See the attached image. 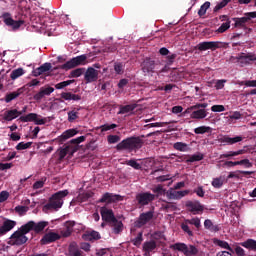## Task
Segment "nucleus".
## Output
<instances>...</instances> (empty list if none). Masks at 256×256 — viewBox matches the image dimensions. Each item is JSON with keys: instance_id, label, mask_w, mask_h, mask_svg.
Segmentation results:
<instances>
[{"instance_id": "obj_1", "label": "nucleus", "mask_w": 256, "mask_h": 256, "mask_svg": "<svg viewBox=\"0 0 256 256\" xmlns=\"http://www.w3.org/2000/svg\"><path fill=\"white\" fill-rule=\"evenodd\" d=\"M67 195H69V190H60L52 194L48 203L44 205L43 211H59L63 207Z\"/></svg>"}, {"instance_id": "obj_2", "label": "nucleus", "mask_w": 256, "mask_h": 256, "mask_svg": "<svg viewBox=\"0 0 256 256\" xmlns=\"http://www.w3.org/2000/svg\"><path fill=\"white\" fill-rule=\"evenodd\" d=\"M85 136H80L78 138H74L70 140L68 143L64 145V148H61L59 151V161H63L67 155L73 157V154L79 151V144L85 141Z\"/></svg>"}, {"instance_id": "obj_3", "label": "nucleus", "mask_w": 256, "mask_h": 256, "mask_svg": "<svg viewBox=\"0 0 256 256\" xmlns=\"http://www.w3.org/2000/svg\"><path fill=\"white\" fill-rule=\"evenodd\" d=\"M141 147H143V140L141 139V137L132 136L119 142L116 145V150L129 151V153H131V151H137V149H141Z\"/></svg>"}, {"instance_id": "obj_4", "label": "nucleus", "mask_w": 256, "mask_h": 256, "mask_svg": "<svg viewBox=\"0 0 256 256\" xmlns=\"http://www.w3.org/2000/svg\"><path fill=\"white\" fill-rule=\"evenodd\" d=\"M29 231L25 227V225H22L19 230L15 231L11 237L10 240L8 241V245H16V246H21L25 245L27 241H29V238L25 235H27Z\"/></svg>"}, {"instance_id": "obj_5", "label": "nucleus", "mask_w": 256, "mask_h": 256, "mask_svg": "<svg viewBox=\"0 0 256 256\" xmlns=\"http://www.w3.org/2000/svg\"><path fill=\"white\" fill-rule=\"evenodd\" d=\"M93 61H97V53L90 52L68 60L65 65H87V63H93Z\"/></svg>"}, {"instance_id": "obj_6", "label": "nucleus", "mask_w": 256, "mask_h": 256, "mask_svg": "<svg viewBox=\"0 0 256 256\" xmlns=\"http://www.w3.org/2000/svg\"><path fill=\"white\" fill-rule=\"evenodd\" d=\"M170 249L173 251H179L185 256H195L197 253H199V249H197V247L194 245L187 246V244L181 242L170 245Z\"/></svg>"}, {"instance_id": "obj_7", "label": "nucleus", "mask_w": 256, "mask_h": 256, "mask_svg": "<svg viewBox=\"0 0 256 256\" xmlns=\"http://www.w3.org/2000/svg\"><path fill=\"white\" fill-rule=\"evenodd\" d=\"M155 201V194H151V192H141L136 194V203L140 207H146L149 203H153Z\"/></svg>"}, {"instance_id": "obj_8", "label": "nucleus", "mask_w": 256, "mask_h": 256, "mask_svg": "<svg viewBox=\"0 0 256 256\" xmlns=\"http://www.w3.org/2000/svg\"><path fill=\"white\" fill-rule=\"evenodd\" d=\"M49 226V222L47 221H40V222H35V221H29L26 224H24V227L28 230V233L30 231H34L35 233H43L45 231V227Z\"/></svg>"}, {"instance_id": "obj_9", "label": "nucleus", "mask_w": 256, "mask_h": 256, "mask_svg": "<svg viewBox=\"0 0 256 256\" xmlns=\"http://www.w3.org/2000/svg\"><path fill=\"white\" fill-rule=\"evenodd\" d=\"M0 19H3L7 27H12L13 29H19V27H21V25L25 23V21L23 20H13V18L11 17V13L9 12H4L0 16Z\"/></svg>"}, {"instance_id": "obj_10", "label": "nucleus", "mask_w": 256, "mask_h": 256, "mask_svg": "<svg viewBox=\"0 0 256 256\" xmlns=\"http://www.w3.org/2000/svg\"><path fill=\"white\" fill-rule=\"evenodd\" d=\"M153 217H154L153 211L141 213L138 219L135 221V227H137L138 229H141V227H145L147 223L153 220Z\"/></svg>"}, {"instance_id": "obj_11", "label": "nucleus", "mask_w": 256, "mask_h": 256, "mask_svg": "<svg viewBox=\"0 0 256 256\" xmlns=\"http://www.w3.org/2000/svg\"><path fill=\"white\" fill-rule=\"evenodd\" d=\"M221 47H223V42L210 41V42H200L196 46V49H198V51H208V49H211V51H215V49H219Z\"/></svg>"}, {"instance_id": "obj_12", "label": "nucleus", "mask_w": 256, "mask_h": 256, "mask_svg": "<svg viewBox=\"0 0 256 256\" xmlns=\"http://www.w3.org/2000/svg\"><path fill=\"white\" fill-rule=\"evenodd\" d=\"M159 244L155 240H149L143 243L142 251L143 256H151L153 253H156Z\"/></svg>"}, {"instance_id": "obj_13", "label": "nucleus", "mask_w": 256, "mask_h": 256, "mask_svg": "<svg viewBox=\"0 0 256 256\" xmlns=\"http://www.w3.org/2000/svg\"><path fill=\"white\" fill-rule=\"evenodd\" d=\"M55 91V88L46 85L40 88V90L33 96L34 101H41L45 97H49L51 93Z\"/></svg>"}, {"instance_id": "obj_14", "label": "nucleus", "mask_w": 256, "mask_h": 256, "mask_svg": "<svg viewBox=\"0 0 256 256\" xmlns=\"http://www.w3.org/2000/svg\"><path fill=\"white\" fill-rule=\"evenodd\" d=\"M59 239H61V235H59V233L48 232L41 238L40 245H49L51 243H55V241H59Z\"/></svg>"}, {"instance_id": "obj_15", "label": "nucleus", "mask_w": 256, "mask_h": 256, "mask_svg": "<svg viewBox=\"0 0 256 256\" xmlns=\"http://www.w3.org/2000/svg\"><path fill=\"white\" fill-rule=\"evenodd\" d=\"M99 79V71L93 67H88L84 72V81L85 83H95Z\"/></svg>"}, {"instance_id": "obj_16", "label": "nucleus", "mask_w": 256, "mask_h": 256, "mask_svg": "<svg viewBox=\"0 0 256 256\" xmlns=\"http://www.w3.org/2000/svg\"><path fill=\"white\" fill-rule=\"evenodd\" d=\"M186 207L193 215H199V213H203L205 209L199 201H188L186 202Z\"/></svg>"}, {"instance_id": "obj_17", "label": "nucleus", "mask_w": 256, "mask_h": 256, "mask_svg": "<svg viewBox=\"0 0 256 256\" xmlns=\"http://www.w3.org/2000/svg\"><path fill=\"white\" fill-rule=\"evenodd\" d=\"M100 215L102 217V220L105 221L106 223H112L115 221V214L113 213L112 209H108L107 207H101L100 208Z\"/></svg>"}, {"instance_id": "obj_18", "label": "nucleus", "mask_w": 256, "mask_h": 256, "mask_svg": "<svg viewBox=\"0 0 256 256\" xmlns=\"http://www.w3.org/2000/svg\"><path fill=\"white\" fill-rule=\"evenodd\" d=\"M232 21L235 22L234 23L235 28L244 29V31H246V33H251L252 29L247 28V26H245L246 23H249V18H247V16H244L241 18H232Z\"/></svg>"}, {"instance_id": "obj_19", "label": "nucleus", "mask_w": 256, "mask_h": 256, "mask_svg": "<svg viewBox=\"0 0 256 256\" xmlns=\"http://www.w3.org/2000/svg\"><path fill=\"white\" fill-rule=\"evenodd\" d=\"M166 195L168 199H183V197L189 195V190L177 191V189L170 188Z\"/></svg>"}, {"instance_id": "obj_20", "label": "nucleus", "mask_w": 256, "mask_h": 256, "mask_svg": "<svg viewBox=\"0 0 256 256\" xmlns=\"http://www.w3.org/2000/svg\"><path fill=\"white\" fill-rule=\"evenodd\" d=\"M121 201V195L106 192L102 195L98 203H115Z\"/></svg>"}, {"instance_id": "obj_21", "label": "nucleus", "mask_w": 256, "mask_h": 256, "mask_svg": "<svg viewBox=\"0 0 256 256\" xmlns=\"http://www.w3.org/2000/svg\"><path fill=\"white\" fill-rule=\"evenodd\" d=\"M77 133H79V130H77L75 128L68 129V130L64 131L62 133V135H60L57 138V141H58V143L63 145V143H65V141H67V139H71V137H75V135H77Z\"/></svg>"}, {"instance_id": "obj_22", "label": "nucleus", "mask_w": 256, "mask_h": 256, "mask_svg": "<svg viewBox=\"0 0 256 256\" xmlns=\"http://www.w3.org/2000/svg\"><path fill=\"white\" fill-rule=\"evenodd\" d=\"M25 91H27V88H25V86H22L18 88L16 91L6 94L5 103H11V101H14V99H17V97H21V95H23Z\"/></svg>"}, {"instance_id": "obj_23", "label": "nucleus", "mask_w": 256, "mask_h": 256, "mask_svg": "<svg viewBox=\"0 0 256 256\" xmlns=\"http://www.w3.org/2000/svg\"><path fill=\"white\" fill-rule=\"evenodd\" d=\"M15 225H17V222L9 219L5 220L0 227V235H5L6 233H9V231H11V229H13Z\"/></svg>"}, {"instance_id": "obj_24", "label": "nucleus", "mask_w": 256, "mask_h": 256, "mask_svg": "<svg viewBox=\"0 0 256 256\" xmlns=\"http://www.w3.org/2000/svg\"><path fill=\"white\" fill-rule=\"evenodd\" d=\"M159 54L162 57H166L168 63H174L175 59H177V54L171 53V51L165 47L159 49Z\"/></svg>"}, {"instance_id": "obj_25", "label": "nucleus", "mask_w": 256, "mask_h": 256, "mask_svg": "<svg viewBox=\"0 0 256 256\" xmlns=\"http://www.w3.org/2000/svg\"><path fill=\"white\" fill-rule=\"evenodd\" d=\"M21 113L17 109H11L4 112L3 119L4 121H13V119H17V117H21Z\"/></svg>"}, {"instance_id": "obj_26", "label": "nucleus", "mask_w": 256, "mask_h": 256, "mask_svg": "<svg viewBox=\"0 0 256 256\" xmlns=\"http://www.w3.org/2000/svg\"><path fill=\"white\" fill-rule=\"evenodd\" d=\"M110 227H112V231L115 235H119V233L123 232V222L115 219L109 223Z\"/></svg>"}, {"instance_id": "obj_27", "label": "nucleus", "mask_w": 256, "mask_h": 256, "mask_svg": "<svg viewBox=\"0 0 256 256\" xmlns=\"http://www.w3.org/2000/svg\"><path fill=\"white\" fill-rule=\"evenodd\" d=\"M204 228L211 233H219V231H221V227H219V225L213 224V221H211V219H206L204 221Z\"/></svg>"}, {"instance_id": "obj_28", "label": "nucleus", "mask_w": 256, "mask_h": 256, "mask_svg": "<svg viewBox=\"0 0 256 256\" xmlns=\"http://www.w3.org/2000/svg\"><path fill=\"white\" fill-rule=\"evenodd\" d=\"M53 69L52 65H42L32 71L33 77H39V75H43V73H47V71H51Z\"/></svg>"}, {"instance_id": "obj_29", "label": "nucleus", "mask_w": 256, "mask_h": 256, "mask_svg": "<svg viewBox=\"0 0 256 256\" xmlns=\"http://www.w3.org/2000/svg\"><path fill=\"white\" fill-rule=\"evenodd\" d=\"M68 256H83V252L77 247V243L72 242L68 247Z\"/></svg>"}, {"instance_id": "obj_30", "label": "nucleus", "mask_w": 256, "mask_h": 256, "mask_svg": "<svg viewBox=\"0 0 256 256\" xmlns=\"http://www.w3.org/2000/svg\"><path fill=\"white\" fill-rule=\"evenodd\" d=\"M137 109V104H128V105H120L118 115H125L127 113H131V111H135Z\"/></svg>"}, {"instance_id": "obj_31", "label": "nucleus", "mask_w": 256, "mask_h": 256, "mask_svg": "<svg viewBox=\"0 0 256 256\" xmlns=\"http://www.w3.org/2000/svg\"><path fill=\"white\" fill-rule=\"evenodd\" d=\"M208 113L206 109H196L190 114L191 119H205Z\"/></svg>"}, {"instance_id": "obj_32", "label": "nucleus", "mask_w": 256, "mask_h": 256, "mask_svg": "<svg viewBox=\"0 0 256 256\" xmlns=\"http://www.w3.org/2000/svg\"><path fill=\"white\" fill-rule=\"evenodd\" d=\"M84 241H98V239H101V234L99 232L93 230L91 232H87L83 235Z\"/></svg>"}, {"instance_id": "obj_33", "label": "nucleus", "mask_w": 256, "mask_h": 256, "mask_svg": "<svg viewBox=\"0 0 256 256\" xmlns=\"http://www.w3.org/2000/svg\"><path fill=\"white\" fill-rule=\"evenodd\" d=\"M61 97L65 101H81V95L73 94L71 92H62Z\"/></svg>"}, {"instance_id": "obj_34", "label": "nucleus", "mask_w": 256, "mask_h": 256, "mask_svg": "<svg viewBox=\"0 0 256 256\" xmlns=\"http://www.w3.org/2000/svg\"><path fill=\"white\" fill-rule=\"evenodd\" d=\"M241 247H245V249H249V251H256V240L255 239H247L246 241L240 243Z\"/></svg>"}, {"instance_id": "obj_35", "label": "nucleus", "mask_w": 256, "mask_h": 256, "mask_svg": "<svg viewBox=\"0 0 256 256\" xmlns=\"http://www.w3.org/2000/svg\"><path fill=\"white\" fill-rule=\"evenodd\" d=\"M238 61H245V63H249V61H256V56L255 54H245V53H241L238 55L237 57Z\"/></svg>"}, {"instance_id": "obj_36", "label": "nucleus", "mask_w": 256, "mask_h": 256, "mask_svg": "<svg viewBox=\"0 0 256 256\" xmlns=\"http://www.w3.org/2000/svg\"><path fill=\"white\" fill-rule=\"evenodd\" d=\"M245 153V150L241 149L238 151H229L225 154L220 155V159H229L231 157H237L238 155H243Z\"/></svg>"}, {"instance_id": "obj_37", "label": "nucleus", "mask_w": 256, "mask_h": 256, "mask_svg": "<svg viewBox=\"0 0 256 256\" xmlns=\"http://www.w3.org/2000/svg\"><path fill=\"white\" fill-rule=\"evenodd\" d=\"M214 243H215V245H217L218 247H221L222 249H227V251H230V253H235L233 248H231L229 243L227 241H225V240L216 239L214 241Z\"/></svg>"}, {"instance_id": "obj_38", "label": "nucleus", "mask_w": 256, "mask_h": 256, "mask_svg": "<svg viewBox=\"0 0 256 256\" xmlns=\"http://www.w3.org/2000/svg\"><path fill=\"white\" fill-rule=\"evenodd\" d=\"M37 117H39V115H37L36 113H29L28 115L21 116L20 121H22V123H35V119H37Z\"/></svg>"}, {"instance_id": "obj_39", "label": "nucleus", "mask_w": 256, "mask_h": 256, "mask_svg": "<svg viewBox=\"0 0 256 256\" xmlns=\"http://www.w3.org/2000/svg\"><path fill=\"white\" fill-rule=\"evenodd\" d=\"M24 73H25V69L17 68L11 72L10 79H12V81H15L16 79H19V77H23Z\"/></svg>"}, {"instance_id": "obj_40", "label": "nucleus", "mask_w": 256, "mask_h": 256, "mask_svg": "<svg viewBox=\"0 0 256 256\" xmlns=\"http://www.w3.org/2000/svg\"><path fill=\"white\" fill-rule=\"evenodd\" d=\"M173 148L176 151H181L183 153L189 151V145H187V143H183V142H176V143H174Z\"/></svg>"}, {"instance_id": "obj_41", "label": "nucleus", "mask_w": 256, "mask_h": 256, "mask_svg": "<svg viewBox=\"0 0 256 256\" xmlns=\"http://www.w3.org/2000/svg\"><path fill=\"white\" fill-rule=\"evenodd\" d=\"M153 193L156 194V197H161V195H167V190L163 188V185L158 184L154 189Z\"/></svg>"}, {"instance_id": "obj_42", "label": "nucleus", "mask_w": 256, "mask_h": 256, "mask_svg": "<svg viewBox=\"0 0 256 256\" xmlns=\"http://www.w3.org/2000/svg\"><path fill=\"white\" fill-rule=\"evenodd\" d=\"M211 127L209 126H200L194 129L196 135H204V133H210Z\"/></svg>"}, {"instance_id": "obj_43", "label": "nucleus", "mask_w": 256, "mask_h": 256, "mask_svg": "<svg viewBox=\"0 0 256 256\" xmlns=\"http://www.w3.org/2000/svg\"><path fill=\"white\" fill-rule=\"evenodd\" d=\"M204 158L205 156L202 153L198 152L197 154L190 156L189 159L187 160V163H195V161H203Z\"/></svg>"}, {"instance_id": "obj_44", "label": "nucleus", "mask_w": 256, "mask_h": 256, "mask_svg": "<svg viewBox=\"0 0 256 256\" xmlns=\"http://www.w3.org/2000/svg\"><path fill=\"white\" fill-rule=\"evenodd\" d=\"M161 239L165 240V234H163V232L156 231L153 234H151V241H156L157 243H159Z\"/></svg>"}, {"instance_id": "obj_45", "label": "nucleus", "mask_w": 256, "mask_h": 256, "mask_svg": "<svg viewBox=\"0 0 256 256\" xmlns=\"http://www.w3.org/2000/svg\"><path fill=\"white\" fill-rule=\"evenodd\" d=\"M211 7V2L206 1L198 10L199 17H203L207 13V9Z\"/></svg>"}, {"instance_id": "obj_46", "label": "nucleus", "mask_w": 256, "mask_h": 256, "mask_svg": "<svg viewBox=\"0 0 256 256\" xmlns=\"http://www.w3.org/2000/svg\"><path fill=\"white\" fill-rule=\"evenodd\" d=\"M131 243L135 247H141V243H143V232L138 233L137 237L131 240Z\"/></svg>"}, {"instance_id": "obj_47", "label": "nucleus", "mask_w": 256, "mask_h": 256, "mask_svg": "<svg viewBox=\"0 0 256 256\" xmlns=\"http://www.w3.org/2000/svg\"><path fill=\"white\" fill-rule=\"evenodd\" d=\"M223 177L214 178L212 181V187L215 189H221L223 187Z\"/></svg>"}, {"instance_id": "obj_48", "label": "nucleus", "mask_w": 256, "mask_h": 256, "mask_svg": "<svg viewBox=\"0 0 256 256\" xmlns=\"http://www.w3.org/2000/svg\"><path fill=\"white\" fill-rule=\"evenodd\" d=\"M126 165H128L129 167H132L133 169H136L137 171L142 169L141 164H139L135 159L126 161Z\"/></svg>"}, {"instance_id": "obj_49", "label": "nucleus", "mask_w": 256, "mask_h": 256, "mask_svg": "<svg viewBox=\"0 0 256 256\" xmlns=\"http://www.w3.org/2000/svg\"><path fill=\"white\" fill-rule=\"evenodd\" d=\"M56 61H52L51 62H46L43 65H55V63H63L65 65V63H67V56L63 55V56H58L56 58Z\"/></svg>"}, {"instance_id": "obj_50", "label": "nucleus", "mask_w": 256, "mask_h": 256, "mask_svg": "<svg viewBox=\"0 0 256 256\" xmlns=\"http://www.w3.org/2000/svg\"><path fill=\"white\" fill-rule=\"evenodd\" d=\"M231 28V21L222 23L221 26L216 30V33H225L228 29Z\"/></svg>"}, {"instance_id": "obj_51", "label": "nucleus", "mask_w": 256, "mask_h": 256, "mask_svg": "<svg viewBox=\"0 0 256 256\" xmlns=\"http://www.w3.org/2000/svg\"><path fill=\"white\" fill-rule=\"evenodd\" d=\"M107 141L110 145L115 143H119L121 141V137L119 135H108Z\"/></svg>"}, {"instance_id": "obj_52", "label": "nucleus", "mask_w": 256, "mask_h": 256, "mask_svg": "<svg viewBox=\"0 0 256 256\" xmlns=\"http://www.w3.org/2000/svg\"><path fill=\"white\" fill-rule=\"evenodd\" d=\"M31 145H33V142H27V143L20 142L17 144L16 149H17V151H23L25 149H29V147H31Z\"/></svg>"}, {"instance_id": "obj_53", "label": "nucleus", "mask_w": 256, "mask_h": 256, "mask_svg": "<svg viewBox=\"0 0 256 256\" xmlns=\"http://www.w3.org/2000/svg\"><path fill=\"white\" fill-rule=\"evenodd\" d=\"M230 2H231V0H222L220 3H218L214 7V13H217V11H221V9H223V7H227V4H229Z\"/></svg>"}, {"instance_id": "obj_54", "label": "nucleus", "mask_w": 256, "mask_h": 256, "mask_svg": "<svg viewBox=\"0 0 256 256\" xmlns=\"http://www.w3.org/2000/svg\"><path fill=\"white\" fill-rule=\"evenodd\" d=\"M230 2H231V0H222L220 3H218L214 7V13H217V11H221V9H223V7H227V4H229Z\"/></svg>"}, {"instance_id": "obj_55", "label": "nucleus", "mask_w": 256, "mask_h": 256, "mask_svg": "<svg viewBox=\"0 0 256 256\" xmlns=\"http://www.w3.org/2000/svg\"><path fill=\"white\" fill-rule=\"evenodd\" d=\"M76 119H79V112H76L75 110L68 112L69 123H73Z\"/></svg>"}, {"instance_id": "obj_56", "label": "nucleus", "mask_w": 256, "mask_h": 256, "mask_svg": "<svg viewBox=\"0 0 256 256\" xmlns=\"http://www.w3.org/2000/svg\"><path fill=\"white\" fill-rule=\"evenodd\" d=\"M101 132L111 131V129H117V124H104L100 126Z\"/></svg>"}, {"instance_id": "obj_57", "label": "nucleus", "mask_w": 256, "mask_h": 256, "mask_svg": "<svg viewBox=\"0 0 256 256\" xmlns=\"http://www.w3.org/2000/svg\"><path fill=\"white\" fill-rule=\"evenodd\" d=\"M85 73V68H77L71 72V77L77 78L81 77Z\"/></svg>"}, {"instance_id": "obj_58", "label": "nucleus", "mask_w": 256, "mask_h": 256, "mask_svg": "<svg viewBox=\"0 0 256 256\" xmlns=\"http://www.w3.org/2000/svg\"><path fill=\"white\" fill-rule=\"evenodd\" d=\"M73 81L74 80H67V81L60 82L55 85V89H65V87H68V85H71Z\"/></svg>"}, {"instance_id": "obj_59", "label": "nucleus", "mask_w": 256, "mask_h": 256, "mask_svg": "<svg viewBox=\"0 0 256 256\" xmlns=\"http://www.w3.org/2000/svg\"><path fill=\"white\" fill-rule=\"evenodd\" d=\"M240 165L244 167V169H251L253 162L249 161V159H242L240 160Z\"/></svg>"}, {"instance_id": "obj_60", "label": "nucleus", "mask_w": 256, "mask_h": 256, "mask_svg": "<svg viewBox=\"0 0 256 256\" xmlns=\"http://www.w3.org/2000/svg\"><path fill=\"white\" fill-rule=\"evenodd\" d=\"M186 223H188L189 225H195V227L197 229H199V227H201V220L199 218H193L191 220H186Z\"/></svg>"}, {"instance_id": "obj_61", "label": "nucleus", "mask_w": 256, "mask_h": 256, "mask_svg": "<svg viewBox=\"0 0 256 256\" xmlns=\"http://www.w3.org/2000/svg\"><path fill=\"white\" fill-rule=\"evenodd\" d=\"M39 85H41V81H39L37 79H32L30 82H28L26 85H24V87L27 91V87H39Z\"/></svg>"}, {"instance_id": "obj_62", "label": "nucleus", "mask_w": 256, "mask_h": 256, "mask_svg": "<svg viewBox=\"0 0 256 256\" xmlns=\"http://www.w3.org/2000/svg\"><path fill=\"white\" fill-rule=\"evenodd\" d=\"M47 121H51V117L48 118H39V116L36 117L34 120L35 125H45Z\"/></svg>"}, {"instance_id": "obj_63", "label": "nucleus", "mask_w": 256, "mask_h": 256, "mask_svg": "<svg viewBox=\"0 0 256 256\" xmlns=\"http://www.w3.org/2000/svg\"><path fill=\"white\" fill-rule=\"evenodd\" d=\"M153 66L151 65H144L142 67V71L144 73V75H151V73H153Z\"/></svg>"}, {"instance_id": "obj_64", "label": "nucleus", "mask_w": 256, "mask_h": 256, "mask_svg": "<svg viewBox=\"0 0 256 256\" xmlns=\"http://www.w3.org/2000/svg\"><path fill=\"white\" fill-rule=\"evenodd\" d=\"M234 251L237 256H245V249H243L241 246H236Z\"/></svg>"}]
</instances>
